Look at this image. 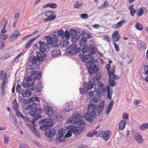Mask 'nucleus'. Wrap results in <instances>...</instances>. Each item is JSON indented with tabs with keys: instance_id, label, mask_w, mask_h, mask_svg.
<instances>
[{
	"instance_id": "28",
	"label": "nucleus",
	"mask_w": 148,
	"mask_h": 148,
	"mask_svg": "<svg viewBox=\"0 0 148 148\" xmlns=\"http://www.w3.org/2000/svg\"><path fill=\"white\" fill-rule=\"evenodd\" d=\"M126 22L124 20H122L119 22L117 23L115 25L112 26L114 28H118L121 27Z\"/></svg>"
},
{
	"instance_id": "1",
	"label": "nucleus",
	"mask_w": 148,
	"mask_h": 148,
	"mask_svg": "<svg viewBox=\"0 0 148 148\" xmlns=\"http://www.w3.org/2000/svg\"><path fill=\"white\" fill-rule=\"evenodd\" d=\"M98 102L99 100L97 98H94L92 99L88 105L87 112L84 114V118L89 122H91L93 121L95 116L101 114L104 109V101L100 102L97 108V106L93 103L94 102L96 103Z\"/></svg>"
},
{
	"instance_id": "21",
	"label": "nucleus",
	"mask_w": 148,
	"mask_h": 148,
	"mask_svg": "<svg viewBox=\"0 0 148 148\" xmlns=\"http://www.w3.org/2000/svg\"><path fill=\"white\" fill-rule=\"evenodd\" d=\"M112 38L113 42H116L119 41L120 39L119 34L118 31H115L113 33L112 35Z\"/></svg>"
},
{
	"instance_id": "16",
	"label": "nucleus",
	"mask_w": 148,
	"mask_h": 148,
	"mask_svg": "<svg viewBox=\"0 0 148 148\" xmlns=\"http://www.w3.org/2000/svg\"><path fill=\"white\" fill-rule=\"evenodd\" d=\"M92 56H90V54H87L84 56L82 58V61L86 62L87 63L88 62H91L93 60V58Z\"/></svg>"
},
{
	"instance_id": "62",
	"label": "nucleus",
	"mask_w": 148,
	"mask_h": 148,
	"mask_svg": "<svg viewBox=\"0 0 148 148\" xmlns=\"http://www.w3.org/2000/svg\"><path fill=\"white\" fill-rule=\"evenodd\" d=\"M81 16L82 18L84 19H87L88 17V14L86 13L81 14Z\"/></svg>"
},
{
	"instance_id": "2",
	"label": "nucleus",
	"mask_w": 148,
	"mask_h": 148,
	"mask_svg": "<svg viewBox=\"0 0 148 148\" xmlns=\"http://www.w3.org/2000/svg\"><path fill=\"white\" fill-rule=\"evenodd\" d=\"M38 104L36 103H33L31 105V111L29 112V114L32 116H34L33 121L31 122L33 124L35 123V121H37L41 118L40 114L42 112V110L40 108H36Z\"/></svg>"
},
{
	"instance_id": "23",
	"label": "nucleus",
	"mask_w": 148,
	"mask_h": 148,
	"mask_svg": "<svg viewBox=\"0 0 148 148\" xmlns=\"http://www.w3.org/2000/svg\"><path fill=\"white\" fill-rule=\"evenodd\" d=\"M86 42L87 40L86 39V38H85V36H82L81 37L79 42L80 47L88 45Z\"/></svg>"
},
{
	"instance_id": "40",
	"label": "nucleus",
	"mask_w": 148,
	"mask_h": 148,
	"mask_svg": "<svg viewBox=\"0 0 148 148\" xmlns=\"http://www.w3.org/2000/svg\"><path fill=\"white\" fill-rule=\"evenodd\" d=\"M112 91H110V88L109 87L107 88V98L109 100L112 99Z\"/></svg>"
},
{
	"instance_id": "55",
	"label": "nucleus",
	"mask_w": 148,
	"mask_h": 148,
	"mask_svg": "<svg viewBox=\"0 0 148 148\" xmlns=\"http://www.w3.org/2000/svg\"><path fill=\"white\" fill-rule=\"evenodd\" d=\"M49 7L52 8H57V5L54 3H49Z\"/></svg>"
},
{
	"instance_id": "26",
	"label": "nucleus",
	"mask_w": 148,
	"mask_h": 148,
	"mask_svg": "<svg viewBox=\"0 0 148 148\" xmlns=\"http://www.w3.org/2000/svg\"><path fill=\"white\" fill-rule=\"evenodd\" d=\"M51 54L53 57H56L61 55V52L59 49H55L52 51Z\"/></svg>"
},
{
	"instance_id": "58",
	"label": "nucleus",
	"mask_w": 148,
	"mask_h": 148,
	"mask_svg": "<svg viewBox=\"0 0 148 148\" xmlns=\"http://www.w3.org/2000/svg\"><path fill=\"white\" fill-rule=\"evenodd\" d=\"M143 74L145 75L148 74V66L146 65L145 66L144 72Z\"/></svg>"
},
{
	"instance_id": "63",
	"label": "nucleus",
	"mask_w": 148,
	"mask_h": 148,
	"mask_svg": "<svg viewBox=\"0 0 148 148\" xmlns=\"http://www.w3.org/2000/svg\"><path fill=\"white\" fill-rule=\"evenodd\" d=\"M83 47V48L82 49V52L83 53H86L87 51V49L88 48V45H86Z\"/></svg>"
},
{
	"instance_id": "31",
	"label": "nucleus",
	"mask_w": 148,
	"mask_h": 148,
	"mask_svg": "<svg viewBox=\"0 0 148 148\" xmlns=\"http://www.w3.org/2000/svg\"><path fill=\"white\" fill-rule=\"evenodd\" d=\"M85 83H86V85H87V90H89L91 89L94 86V83L93 81L92 80H90L89 81L88 84L87 83L85 82L84 84H85Z\"/></svg>"
},
{
	"instance_id": "61",
	"label": "nucleus",
	"mask_w": 148,
	"mask_h": 148,
	"mask_svg": "<svg viewBox=\"0 0 148 148\" xmlns=\"http://www.w3.org/2000/svg\"><path fill=\"white\" fill-rule=\"evenodd\" d=\"M104 131L101 130L99 132H98V134L97 135V136L98 137H101L103 138V136L104 132Z\"/></svg>"
},
{
	"instance_id": "7",
	"label": "nucleus",
	"mask_w": 148,
	"mask_h": 148,
	"mask_svg": "<svg viewBox=\"0 0 148 148\" xmlns=\"http://www.w3.org/2000/svg\"><path fill=\"white\" fill-rule=\"evenodd\" d=\"M81 51V49L79 48H77V45L72 44L69 46L66 52L69 54L73 55L77 53H80Z\"/></svg>"
},
{
	"instance_id": "49",
	"label": "nucleus",
	"mask_w": 148,
	"mask_h": 148,
	"mask_svg": "<svg viewBox=\"0 0 148 148\" xmlns=\"http://www.w3.org/2000/svg\"><path fill=\"white\" fill-rule=\"evenodd\" d=\"M79 90L80 93L82 95L86 94L87 91L85 88H79Z\"/></svg>"
},
{
	"instance_id": "20",
	"label": "nucleus",
	"mask_w": 148,
	"mask_h": 148,
	"mask_svg": "<svg viewBox=\"0 0 148 148\" xmlns=\"http://www.w3.org/2000/svg\"><path fill=\"white\" fill-rule=\"evenodd\" d=\"M97 86H98L97 91L98 94L99 95L103 92L104 85L102 83L100 82Z\"/></svg>"
},
{
	"instance_id": "44",
	"label": "nucleus",
	"mask_w": 148,
	"mask_h": 148,
	"mask_svg": "<svg viewBox=\"0 0 148 148\" xmlns=\"http://www.w3.org/2000/svg\"><path fill=\"white\" fill-rule=\"evenodd\" d=\"M34 84V82L30 84H29V83H27L26 84L25 83H23L22 84L23 87L25 88H27L28 87H31Z\"/></svg>"
},
{
	"instance_id": "13",
	"label": "nucleus",
	"mask_w": 148,
	"mask_h": 148,
	"mask_svg": "<svg viewBox=\"0 0 148 148\" xmlns=\"http://www.w3.org/2000/svg\"><path fill=\"white\" fill-rule=\"evenodd\" d=\"M31 74L34 80L37 79L39 80L41 78L42 73L40 71H31Z\"/></svg>"
},
{
	"instance_id": "4",
	"label": "nucleus",
	"mask_w": 148,
	"mask_h": 148,
	"mask_svg": "<svg viewBox=\"0 0 148 148\" xmlns=\"http://www.w3.org/2000/svg\"><path fill=\"white\" fill-rule=\"evenodd\" d=\"M38 45L39 47H38V43L34 44L33 46V48L36 50H39L40 51H46V50L49 49V46L45 42H42L41 40L38 41Z\"/></svg>"
},
{
	"instance_id": "45",
	"label": "nucleus",
	"mask_w": 148,
	"mask_h": 148,
	"mask_svg": "<svg viewBox=\"0 0 148 148\" xmlns=\"http://www.w3.org/2000/svg\"><path fill=\"white\" fill-rule=\"evenodd\" d=\"M108 5V2L106 1H105L104 2L103 5L99 6L98 8L99 9H102L105 8L107 5Z\"/></svg>"
},
{
	"instance_id": "29",
	"label": "nucleus",
	"mask_w": 148,
	"mask_h": 148,
	"mask_svg": "<svg viewBox=\"0 0 148 148\" xmlns=\"http://www.w3.org/2000/svg\"><path fill=\"white\" fill-rule=\"evenodd\" d=\"M126 124V121L124 120H121L119 124V130H123Z\"/></svg>"
},
{
	"instance_id": "64",
	"label": "nucleus",
	"mask_w": 148,
	"mask_h": 148,
	"mask_svg": "<svg viewBox=\"0 0 148 148\" xmlns=\"http://www.w3.org/2000/svg\"><path fill=\"white\" fill-rule=\"evenodd\" d=\"M143 10L141 9L139 12H137L136 14L138 16H140L143 14Z\"/></svg>"
},
{
	"instance_id": "9",
	"label": "nucleus",
	"mask_w": 148,
	"mask_h": 148,
	"mask_svg": "<svg viewBox=\"0 0 148 148\" xmlns=\"http://www.w3.org/2000/svg\"><path fill=\"white\" fill-rule=\"evenodd\" d=\"M51 127H49L45 133V136L50 142L53 140V137L56 133L55 130L53 128H51Z\"/></svg>"
},
{
	"instance_id": "47",
	"label": "nucleus",
	"mask_w": 148,
	"mask_h": 148,
	"mask_svg": "<svg viewBox=\"0 0 148 148\" xmlns=\"http://www.w3.org/2000/svg\"><path fill=\"white\" fill-rule=\"evenodd\" d=\"M109 83L110 86L112 87L114 86L116 84L115 81L113 79H109Z\"/></svg>"
},
{
	"instance_id": "11",
	"label": "nucleus",
	"mask_w": 148,
	"mask_h": 148,
	"mask_svg": "<svg viewBox=\"0 0 148 148\" xmlns=\"http://www.w3.org/2000/svg\"><path fill=\"white\" fill-rule=\"evenodd\" d=\"M45 51H36V56L33 57L35 59L38 60L40 62H42L45 59L47 54L45 53Z\"/></svg>"
},
{
	"instance_id": "54",
	"label": "nucleus",
	"mask_w": 148,
	"mask_h": 148,
	"mask_svg": "<svg viewBox=\"0 0 148 148\" xmlns=\"http://www.w3.org/2000/svg\"><path fill=\"white\" fill-rule=\"evenodd\" d=\"M89 51L91 55H93L95 53V50L94 47H92L91 48L89 47Z\"/></svg>"
},
{
	"instance_id": "57",
	"label": "nucleus",
	"mask_w": 148,
	"mask_h": 148,
	"mask_svg": "<svg viewBox=\"0 0 148 148\" xmlns=\"http://www.w3.org/2000/svg\"><path fill=\"white\" fill-rule=\"evenodd\" d=\"M72 132L71 130L68 131L67 133L65 134V138H68L71 137V135Z\"/></svg>"
},
{
	"instance_id": "8",
	"label": "nucleus",
	"mask_w": 148,
	"mask_h": 148,
	"mask_svg": "<svg viewBox=\"0 0 148 148\" xmlns=\"http://www.w3.org/2000/svg\"><path fill=\"white\" fill-rule=\"evenodd\" d=\"M35 58L33 57H30L29 58V61L31 63L29 67L30 69H36L39 67L40 62Z\"/></svg>"
},
{
	"instance_id": "6",
	"label": "nucleus",
	"mask_w": 148,
	"mask_h": 148,
	"mask_svg": "<svg viewBox=\"0 0 148 148\" xmlns=\"http://www.w3.org/2000/svg\"><path fill=\"white\" fill-rule=\"evenodd\" d=\"M82 118L80 114H77L69 118L67 121L70 123H80L82 121Z\"/></svg>"
},
{
	"instance_id": "33",
	"label": "nucleus",
	"mask_w": 148,
	"mask_h": 148,
	"mask_svg": "<svg viewBox=\"0 0 148 148\" xmlns=\"http://www.w3.org/2000/svg\"><path fill=\"white\" fill-rule=\"evenodd\" d=\"M134 138L139 143H141L143 142L142 137L139 133L137 134L135 136Z\"/></svg>"
},
{
	"instance_id": "53",
	"label": "nucleus",
	"mask_w": 148,
	"mask_h": 148,
	"mask_svg": "<svg viewBox=\"0 0 148 148\" xmlns=\"http://www.w3.org/2000/svg\"><path fill=\"white\" fill-rule=\"evenodd\" d=\"M30 101H39V100L37 97H31L29 99Z\"/></svg>"
},
{
	"instance_id": "48",
	"label": "nucleus",
	"mask_w": 148,
	"mask_h": 148,
	"mask_svg": "<svg viewBox=\"0 0 148 148\" xmlns=\"http://www.w3.org/2000/svg\"><path fill=\"white\" fill-rule=\"evenodd\" d=\"M79 1H77L75 3L74 6L75 8L79 9L82 7V4L81 3L79 4Z\"/></svg>"
},
{
	"instance_id": "59",
	"label": "nucleus",
	"mask_w": 148,
	"mask_h": 148,
	"mask_svg": "<svg viewBox=\"0 0 148 148\" xmlns=\"http://www.w3.org/2000/svg\"><path fill=\"white\" fill-rule=\"evenodd\" d=\"M25 80L27 82H28L32 80H34L33 79V77L32 76H31V75L29 77H26L25 78Z\"/></svg>"
},
{
	"instance_id": "42",
	"label": "nucleus",
	"mask_w": 148,
	"mask_h": 148,
	"mask_svg": "<svg viewBox=\"0 0 148 148\" xmlns=\"http://www.w3.org/2000/svg\"><path fill=\"white\" fill-rule=\"evenodd\" d=\"M148 128V123L143 124L140 127V129L141 130H144Z\"/></svg>"
},
{
	"instance_id": "18",
	"label": "nucleus",
	"mask_w": 148,
	"mask_h": 148,
	"mask_svg": "<svg viewBox=\"0 0 148 148\" xmlns=\"http://www.w3.org/2000/svg\"><path fill=\"white\" fill-rule=\"evenodd\" d=\"M45 112L50 117L54 114V110L50 107L47 106L45 108Z\"/></svg>"
},
{
	"instance_id": "41",
	"label": "nucleus",
	"mask_w": 148,
	"mask_h": 148,
	"mask_svg": "<svg viewBox=\"0 0 148 148\" xmlns=\"http://www.w3.org/2000/svg\"><path fill=\"white\" fill-rule=\"evenodd\" d=\"M13 104L14 105V108L15 111L18 110V105L17 103L16 99H15L13 101Z\"/></svg>"
},
{
	"instance_id": "22",
	"label": "nucleus",
	"mask_w": 148,
	"mask_h": 148,
	"mask_svg": "<svg viewBox=\"0 0 148 148\" xmlns=\"http://www.w3.org/2000/svg\"><path fill=\"white\" fill-rule=\"evenodd\" d=\"M137 47L141 51L145 50L147 47L146 44L145 42H142L138 44Z\"/></svg>"
},
{
	"instance_id": "17",
	"label": "nucleus",
	"mask_w": 148,
	"mask_h": 148,
	"mask_svg": "<svg viewBox=\"0 0 148 148\" xmlns=\"http://www.w3.org/2000/svg\"><path fill=\"white\" fill-rule=\"evenodd\" d=\"M53 125V123L52 122L51 123H47L40 126V129L41 130L45 131V132L46 130H47L49 127H51Z\"/></svg>"
},
{
	"instance_id": "37",
	"label": "nucleus",
	"mask_w": 148,
	"mask_h": 148,
	"mask_svg": "<svg viewBox=\"0 0 148 148\" xmlns=\"http://www.w3.org/2000/svg\"><path fill=\"white\" fill-rule=\"evenodd\" d=\"M36 38V37H35L29 40L25 46V48L26 49L28 48L30 46L31 43L33 42Z\"/></svg>"
},
{
	"instance_id": "15",
	"label": "nucleus",
	"mask_w": 148,
	"mask_h": 148,
	"mask_svg": "<svg viewBox=\"0 0 148 148\" xmlns=\"http://www.w3.org/2000/svg\"><path fill=\"white\" fill-rule=\"evenodd\" d=\"M20 35V33L18 30H16L15 31L10 35L9 38V40L10 41H13L16 40Z\"/></svg>"
},
{
	"instance_id": "52",
	"label": "nucleus",
	"mask_w": 148,
	"mask_h": 148,
	"mask_svg": "<svg viewBox=\"0 0 148 148\" xmlns=\"http://www.w3.org/2000/svg\"><path fill=\"white\" fill-rule=\"evenodd\" d=\"M29 127H31V131L34 134L37 131L36 129L32 125L29 124Z\"/></svg>"
},
{
	"instance_id": "51",
	"label": "nucleus",
	"mask_w": 148,
	"mask_h": 148,
	"mask_svg": "<svg viewBox=\"0 0 148 148\" xmlns=\"http://www.w3.org/2000/svg\"><path fill=\"white\" fill-rule=\"evenodd\" d=\"M58 132L59 134L63 135L65 133V130L63 128H60L58 130Z\"/></svg>"
},
{
	"instance_id": "30",
	"label": "nucleus",
	"mask_w": 148,
	"mask_h": 148,
	"mask_svg": "<svg viewBox=\"0 0 148 148\" xmlns=\"http://www.w3.org/2000/svg\"><path fill=\"white\" fill-rule=\"evenodd\" d=\"M64 110L66 112H69L72 110V106L70 105L69 103H66L64 108Z\"/></svg>"
},
{
	"instance_id": "38",
	"label": "nucleus",
	"mask_w": 148,
	"mask_h": 148,
	"mask_svg": "<svg viewBox=\"0 0 148 148\" xmlns=\"http://www.w3.org/2000/svg\"><path fill=\"white\" fill-rule=\"evenodd\" d=\"M98 133V132L96 130H93L92 132L88 133L86 135L87 137H90L92 138L95 134H97Z\"/></svg>"
},
{
	"instance_id": "43",
	"label": "nucleus",
	"mask_w": 148,
	"mask_h": 148,
	"mask_svg": "<svg viewBox=\"0 0 148 148\" xmlns=\"http://www.w3.org/2000/svg\"><path fill=\"white\" fill-rule=\"evenodd\" d=\"M56 18L55 15L51 17H49L48 18H45L44 21L45 22L51 21L53 20Z\"/></svg>"
},
{
	"instance_id": "14",
	"label": "nucleus",
	"mask_w": 148,
	"mask_h": 148,
	"mask_svg": "<svg viewBox=\"0 0 148 148\" xmlns=\"http://www.w3.org/2000/svg\"><path fill=\"white\" fill-rule=\"evenodd\" d=\"M101 78V73L99 72L95 75L93 78V81L95 86H97L99 84V81Z\"/></svg>"
},
{
	"instance_id": "5",
	"label": "nucleus",
	"mask_w": 148,
	"mask_h": 148,
	"mask_svg": "<svg viewBox=\"0 0 148 148\" xmlns=\"http://www.w3.org/2000/svg\"><path fill=\"white\" fill-rule=\"evenodd\" d=\"M84 123L81 122L77 127L71 126V129L73 134L75 135H78L84 129Z\"/></svg>"
},
{
	"instance_id": "12",
	"label": "nucleus",
	"mask_w": 148,
	"mask_h": 148,
	"mask_svg": "<svg viewBox=\"0 0 148 148\" xmlns=\"http://www.w3.org/2000/svg\"><path fill=\"white\" fill-rule=\"evenodd\" d=\"M58 36H60L62 38H65L66 39H69V32L68 31L66 30L64 32L62 29H59L57 31Z\"/></svg>"
},
{
	"instance_id": "27",
	"label": "nucleus",
	"mask_w": 148,
	"mask_h": 148,
	"mask_svg": "<svg viewBox=\"0 0 148 148\" xmlns=\"http://www.w3.org/2000/svg\"><path fill=\"white\" fill-rule=\"evenodd\" d=\"M114 103V101L113 100H111L110 101L107 108L106 113V114L108 115L110 113V112L112 108Z\"/></svg>"
},
{
	"instance_id": "32",
	"label": "nucleus",
	"mask_w": 148,
	"mask_h": 148,
	"mask_svg": "<svg viewBox=\"0 0 148 148\" xmlns=\"http://www.w3.org/2000/svg\"><path fill=\"white\" fill-rule=\"evenodd\" d=\"M108 74L109 76V79H117L118 77L117 75L114 74V72L113 71L108 72Z\"/></svg>"
},
{
	"instance_id": "56",
	"label": "nucleus",
	"mask_w": 148,
	"mask_h": 148,
	"mask_svg": "<svg viewBox=\"0 0 148 148\" xmlns=\"http://www.w3.org/2000/svg\"><path fill=\"white\" fill-rule=\"evenodd\" d=\"M4 144H8L9 141V138L5 135H4Z\"/></svg>"
},
{
	"instance_id": "34",
	"label": "nucleus",
	"mask_w": 148,
	"mask_h": 148,
	"mask_svg": "<svg viewBox=\"0 0 148 148\" xmlns=\"http://www.w3.org/2000/svg\"><path fill=\"white\" fill-rule=\"evenodd\" d=\"M7 74L6 73L4 74V76L3 79V82L1 85V88H5L6 84L7 83L8 78L6 77Z\"/></svg>"
},
{
	"instance_id": "36",
	"label": "nucleus",
	"mask_w": 148,
	"mask_h": 148,
	"mask_svg": "<svg viewBox=\"0 0 148 148\" xmlns=\"http://www.w3.org/2000/svg\"><path fill=\"white\" fill-rule=\"evenodd\" d=\"M68 39H66L61 40L60 44L62 45L63 47H66L69 44V42L67 41Z\"/></svg>"
},
{
	"instance_id": "50",
	"label": "nucleus",
	"mask_w": 148,
	"mask_h": 148,
	"mask_svg": "<svg viewBox=\"0 0 148 148\" xmlns=\"http://www.w3.org/2000/svg\"><path fill=\"white\" fill-rule=\"evenodd\" d=\"M15 112L16 113V115L17 117H21V118L23 117V115L21 112H19L18 110L15 111Z\"/></svg>"
},
{
	"instance_id": "35",
	"label": "nucleus",
	"mask_w": 148,
	"mask_h": 148,
	"mask_svg": "<svg viewBox=\"0 0 148 148\" xmlns=\"http://www.w3.org/2000/svg\"><path fill=\"white\" fill-rule=\"evenodd\" d=\"M69 32V38L70 35H71V37L72 38H75L77 32L75 29H71L70 30Z\"/></svg>"
},
{
	"instance_id": "10",
	"label": "nucleus",
	"mask_w": 148,
	"mask_h": 148,
	"mask_svg": "<svg viewBox=\"0 0 148 148\" xmlns=\"http://www.w3.org/2000/svg\"><path fill=\"white\" fill-rule=\"evenodd\" d=\"M44 38L47 40L48 44H49L53 47L58 46V39L56 38L49 36H45Z\"/></svg>"
},
{
	"instance_id": "39",
	"label": "nucleus",
	"mask_w": 148,
	"mask_h": 148,
	"mask_svg": "<svg viewBox=\"0 0 148 148\" xmlns=\"http://www.w3.org/2000/svg\"><path fill=\"white\" fill-rule=\"evenodd\" d=\"M55 13L54 12L51 10H49L46 12L45 16L47 17H50L51 15L54 16Z\"/></svg>"
},
{
	"instance_id": "3",
	"label": "nucleus",
	"mask_w": 148,
	"mask_h": 148,
	"mask_svg": "<svg viewBox=\"0 0 148 148\" xmlns=\"http://www.w3.org/2000/svg\"><path fill=\"white\" fill-rule=\"evenodd\" d=\"M98 64V62L95 60L86 64L88 72L90 75H92L97 73L99 70L98 67L97 66Z\"/></svg>"
},
{
	"instance_id": "24",
	"label": "nucleus",
	"mask_w": 148,
	"mask_h": 148,
	"mask_svg": "<svg viewBox=\"0 0 148 148\" xmlns=\"http://www.w3.org/2000/svg\"><path fill=\"white\" fill-rule=\"evenodd\" d=\"M21 94L24 97H29L32 94L31 92L29 89L24 90H21Z\"/></svg>"
},
{
	"instance_id": "25",
	"label": "nucleus",
	"mask_w": 148,
	"mask_h": 148,
	"mask_svg": "<svg viewBox=\"0 0 148 148\" xmlns=\"http://www.w3.org/2000/svg\"><path fill=\"white\" fill-rule=\"evenodd\" d=\"M111 132L108 130L104 131L103 136V139L105 141H108L110 138L109 135H111Z\"/></svg>"
},
{
	"instance_id": "60",
	"label": "nucleus",
	"mask_w": 148,
	"mask_h": 148,
	"mask_svg": "<svg viewBox=\"0 0 148 148\" xmlns=\"http://www.w3.org/2000/svg\"><path fill=\"white\" fill-rule=\"evenodd\" d=\"M48 121L49 120L47 119H41L39 121V123L40 124H42V123L47 124L48 123H49Z\"/></svg>"
},
{
	"instance_id": "19",
	"label": "nucleus",
	"mask_w": 148,
	"mask_h": 148,
	"mask_svg": "<svg viewBox=\"0 0 148 148\" xmlns=\"http://www.w3.org/2000/svg\"><path fill=\"white\" fill-rule=\"evenodd\" d=\"M65 137L63 135H60L58 137H57L55 139V143L57 144H59L60 143L65 142Z\"/></svg>"
},
{
	"instance_id": "46",
	"label": "nucleus",
	"mask_w": 148,
	"mask_h": 148,
	"mask_svg": "<svg viewBox=\"0 0 148 148\" xmlns=\"http://www.w3.org/2000/svg\"><path fill=\"white\" fill-rule=\"evenodd\" d=\"M135 27L138 30H141L143 28V27L142 25L139 24L138 23L136 24Z\"/></svg>"
}]
</instances>
